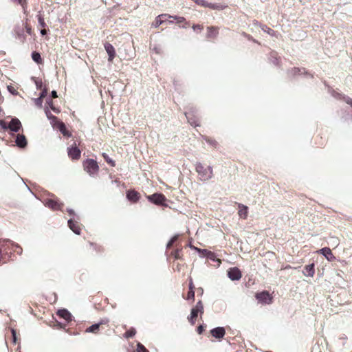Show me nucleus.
Returning <instances> with one entry per match:
<instances>
[{
  "label": "nucleus",
  "mask_w": 352,
  "mask_h": 352,
  "mask_svg": "<svg viewBox=\"0 0 352 352\" xmlns=\"http://www.w3.org/2000/svg\"><path fill=\"white\" fill-rule=\"evenodd\" d=\"M46 104L47 105L46 107H47L48 109L50 108L52 109V107H54V104H53V102L51 98H47L46 100Z\"/></svg>",
  "instance_id": "48"
},
{
  "label": "nucleus",
  "mask_w": 352,
  "mask_h": 352,
  "mask_svg": "<svg viewBox=\"0 0 352 352\" xmlns=\"http://www.w3.org/2000/svg\"><path fill=\"white\" fill-rule=\"evenodd\" d=\"M332 96L338 99H342L346 102V103L352 107V99L349 96H343L342 94L338 93L336 91H333Z\"/></svg>",
  "instance_id": "22"
},
{
  "label": "nucleus",
  "mask_w": 352,
  "mask_h": 352,
  "mask_svg": "<svg viewBox=\"0 0 352 352\" xmlns=\"http://www.w3.org/2000/svg\"><path fill=\"white\" fill-rule=\"evenodd\" d=\"M57 315L60 318H63L64 320H65L67 322L72 321V315L66 309H59L57 311Z\"/></svg>",
  "instance_id": "17"
},
{
  "label": "nucleus",
  "mask_w": 352,
  "mask_h": 352,
  "mask_svg": "<svg viewBox=\"0 0 352 352\" xmlns=\"http://www.w3.org/2000/svg\"><path fill=\"white\" fill-rule=\"evenodd\" d=\"M0 126L4 130L9 129L10 127L9 124H8L3 120H0Z\"/></svg>",
  "instance_id": "42"
},
{
  "label": "nucleus",
  "mask_w": 352,
  "mask_h": 352,
  "mask_svg": "<svg viewBox=\"0 0 352 352\" xmlns=\"http://www.w3.org/2000/svg\"><path fill=\"white\" fill-rule=\"evenodd\" d=\"M197 333L199 334H201L203 333V331H204V326L203 324H200L198 327H197Z\"/></svg>",
  "instance_id": "54"
},
{
  "label": "nucleus",
  "mask_w": 352,
  "mask_h": 352,
  "mask_svg": "<svg viewBox=\"0 0 352 352\" xmlns=\"http://www.w3.org/2000/svg\"><path fill=\"white\" fill-rule=\"evenodd\" d=\"M255 298L258 301V302L263 305H270L272 301V298L267 291H263L261 292L256 293Z\"/></svg>",
  "instance_id": "5"
},
{
  "label": "nucleus",
  "mask_w": 352,
  "mask_h": 352,
  "mask_svg": "<svg viewBox=\"0 0 352 352\" xmlns=\"http://www.w3.org/2000/svg\"><path fill=\"white\" fill-rule=\"evenodd\" d=\"M46 33H47V32H46V30H41V34L42 35H45Z\"/></svg>",
  "instance_id": "61"
},
{
  "label": "nucleus",
  "mask_w": 352,
  "mask_h": 352,
  "mask_svg": "<svg viewBox=\"0 0 352 352\" xmlns=\"http://www.w3.org/2000/svg\"><path fill=\"white\" fill-rule=\"evenodd\" d=\"M26 30H27V32L30 34H31V28H27Z\"/></svg>",
  "instance_id": "62"
},
{
  "label": "nucleus",
  "mask_w": 352,
  "mask_h": 352,
  "mask_svg": "<svg viewBox=\"0 0 352 352\" xmlns=\"http://www.w3.org/2000/svg\"><path fill=\"white\" fill-rule=\"evenodd\" d=\"M1 243H9L12 248H14L17 249V250H18L17 251V254L19 255H21L22 254L23 249L21 247V245H19L18 243L11 241L9 239H0V244H1Z\"/></svg>",
  "instance_id": "18"
},
{
  "label": "nucleus",
  "mask_w": 352,
  "mask_h": 352,
  "mask_svg": "<svg viewBox=\"0 0 352 352\" xmlns=\"http://www.w3.org/2000/svg\"><path fill=\"white\" fill-rule=\"evenodd\" d=\"M148 200L157 205V206H166L164 204L166 201V197L162 193H154L153 195L147 196Z\"/></svg>",
  "instance_id": "4"
},
{
  "label": "nucleus",
  "mask_w": 352,
  "mask_h": 352,
  "mask_svg": "<svg viewBox=\"0 0 352 352\" xmlns=\"http://www.w3.org/2000/svg\"><path fill=\"white\" fill-rule=\"evenodd\" d=\"M0 248L3 249L2 252L3 251L6 254H8V251L11 250V248H13L9 243H1V244H0Z\"/></svg>",
  "instance_id": "29"
},
{
  "label": "nucleus",
  "mask_w": 352,
  "mask_h": 352,
  "mask_svg": "<svg viewBox=\"0 0 352 352\" xmlns=\"http://www.w3.org/2000/svg\"><path fill=\"white\" fill-rule=\"evenodd\" d=\"M51 96L54 98H56L58 97L57 92L55 90L52 91L51 92Z\"/></svg>",
  "instance_id": "58"
},
{
  "label": "nucleus",
  "mask_w": 352,
  "mask_h": 352,
  "mask_svg": "<svg viewBox=\"0 0 352 352\" xmlns=\"http://www.w3.org/2000/svg\"><path fill=\"white\" fill-rule=\"evenodd\" d=\"M67 210L69 215L76 216L75 212L73 209L68 208Z\"/></svg>",
  "instance_id": "56"
},
{
  "label": "nucleus",
  "mask_w": 352,
  "mask_h": 352,
  "mask_svg": "<svg viewBox=\"0 0 352 352\" xmlns=\"http://www.w3.org/2000/svg\"><path fill=\"white\" fill-rule=\"evenodd\" d=\"M218 34V29L214 27H208L207 37L214 38Z\"/></svg>",
  "instance_id": "26"
},
{
  "label": "nucleus",
  "mask_w": 352,
  "mask_h": 352,
  "mask_svg": "<svg viewBox=\"0 0 352 352\" xmlns=\"http://www.w3.org/2000/svg\"><path fill=\"white\" fill-rule=\"evenodd\" d=\"M9 129L14 133H17L22 127L21 121L17 118H12L9 124Z\"/></svg>",
  "instance_id": "10"
},
{
  "label": "nucleus",
  "mask_w": 352,
  "mask_h": 352,
  "mask_svg": "<svg viewBox=\"0 0 352 352\" xmlns=\"http://www.w3.org/2000/svg\"><path fill=\"white\" fill-rule=\"evenodd\" d=\"M239 215L243 219H246L248 216V208L246 206L241 204H239Z\"/></svg>",
  "instance_id": "24"
},
{
  "label": "nucleus",
  "mask_w": 352,
  "mask_h": 352,
  "mask_svg": "<svg viewBox=\"0 0 352 352\" xmlns=\"http://www.w3.org/2000/svg\"><path fill=\"white\" fill-rule=\"evenodd\" d=\"M189 290L191 291V290H194V285H193V283L192 281V279H190V283H189Z\"/></svg>",
  "instance_id": "59"
},
{
  "label": "nucleus",
  "mask_w": 352,
  "mask_h": 352,
  "mask_svg": "<svg viewBox=\"0 0 352 352\" xmlns=\"http://www.w3.org/2000/svg\"><path fill=\"white\" fill-rule=\"evenodd\" d=\"M288 74L293 76L298 75H309L312 77V75L309 74L305 68L294 67L291 70L288 71Z\"/></svg>",
  "instance_id": "15"
},
{
  "label": "nucleus",
  "mask_w": 352,
  "mask_h": 352,
  "mask_svg": "<svg viewBox=\"0 0 352 352\" xmlns=\"http://www.w3.org/2000/svg\"><path fill=\"white\" fill-rule=\"evenodd\" d=\"M195 298V291L191 290L188 291V296H187V300H194Z\"/></svg>",
  "instance_id": "47"
},
{
  "label": "nucleus",
  "mask_w": 352,
  "mask_h": 352,
  "mask_svg": "<svg viewBox=\"0 0 352 352\" xmlns=\"http://www.w3.org/2000/svg\"><path fill=\"white\" fill-rule=\"evenodd\" d=\"M199 314H200L201 315L204 314V306L201 300H199L197 302L195 307H194L191 309L190 315L188 318V321L191 324L193 325L195 324V320L198 316Z\"/></svg>",
  "instance_id": "3"
},
{
  "label": "nucleus",
  "mask_w": 352,
  "mask_h": 352,
  "mask_svg": "<svg viewBox=\"0 0 352 352\" xmlns=\"http://www.w3.org/2000/svg\"><path fill=\"white\" fill-rule=\"evenodd\" d=\"M214 6V3H209V2L206 1V5H205L204 8H209L212 9V6Z\"/></svg>",
  "instance_id": "57"
},
{
  "label": "nucleus",
  "mask_w": 352,
  "mask_h": 352,
  "mask_svg": "<svg viewBox=\"0 0 352 352\" xmlns=\"http://www.w3.org/2000/svg\"><path fill=\"white\" fill-rule=\"evenodd\" d=\"M192 29L195 30V31H197V30H199L201 31L202 29H203V27L201 26L199 24H195L192 25Z\"/></svg>",
  "instance_id": "53"
},
{
  "label": "nucleus",
  "mask_w": 352,
  "mask_h": 352,
  "mask_svg": "<svg viewBox=\"0 0 352 352\" xmlns=\"http://www.w3.org/2000/svg\"><path fill=\"white\" fill-rule=\"evenodd\" d=\"M196 4L201 6L203 7L205 6L206 1V0H192Z\"/></svg>",
  "instance_id": "49"
},
{
  "label": "nucleus",
  "mask_w": 352,
  "mask_h": 352,
  "mask_svg": "<svg viewBox=\"0 0 352 352\" xmlns=\"http://www.w3.org/2000/svg\"><path fill=\"white\" fill-rule=\"evenodd\" d=\"M206 257L211 261H215L216 259V255L214 252L210 251L208 254L206 256Z\"/></svg>",
  "instance_id": "44"
},
{
  "label": "nucleus",
  "mask_w": 352,
  "mask_h": 352,
  "mask_svg": "<svg viewBox=\"0 0 352 352\" xmlns=\"http://www.w3.org/2000/svg\"><path fill=\"white\" fill-rule=\"evenodd\" d=\"M104 49L108 54V60L111 62L116 56V50L114 47L109 43H105Z\"/></svg>",
  "instance_id": "11"
},
{
  "label": "nucleus",
  "mask_w": 352,
  "mask_h": 352,
  "mask_svg": "<svg viewBox=\"0 0 352 352\" xmlns=\"http://www.w3.org/2000/svg\"><path fill=\"white\" fill-rule=\"evenodd\" d=\"M7 89L11 94L14 96H16L19 94V92L12 85H8L7 87Z\"/></svg>",
  "instance_id": "40"
},
{
  "label": "nucleus",
  "mask_w": 352,
  "mask_h": 352,
  "mask_svg": "<svg viewBox=\"0 0 352 352\" xmlns=\"http://www.w3.org/2000/svg\"><path fill=\"white\" fill-rule=\"evenodd\" d=\"M204 140L206 142H208L209 144L212 145V146H216L217 145V142L215 140H212L209 138L208 137H204Z\"/></svg>",
  "instance_id": "39"
},
{
  "label": "nucleus",
  "mask_w": 352,
  "mask_h": 352,
  "mask_svg": "<svg viewBox=\"0 0 352 352\" xmlns=\"http://www.w3.org/2000/svg\"><path fill=\"white\" fill-rule=\"evenodd\" d=\"M302 273L306 276L312 277L315 274V265L314 263H311L306 265L304 267Z\"/></svg>",
  "instance_id": "20"
},
{
  "label": "nucleus",
  "mask_w": 352,
  "mask_h": 352,
  "mask_svg": "<svg viewBox=\"0 0 352 352\" xmlns=\"http://www.w3.org/2000/svg\"><path fill=\"white\" fill-rule=\"evenodd\" d=\"M32 60L36 63H41L42 58L41 54L37 52H33L31 54Z\"/></svg>",
  "instance_id": "28"
},
{
  "label": "nucleus",
  "mask_w": 352,
  "mask_h": 352,
  "mask_svg": "<svg viewBox=\"0 0 352 352\" xmlns=\"http://www.w3.org/2000/svg\"><path fill=\"white\" fill-rule=\"evenodd\" d=\"M181 249H177L176 250L172 252V255L175 259H180L182 257L180 256Z\"/></svg>",
  "instance_id": "41"
},
{
  "label": "nucleus",
  "mask_w": 352,
  "mask_h": 352,
  "mask_svg": "<svg viewBox=\"0 0 352 352\" xmlns=\"http://www.w3.org/2000/svg\"><path fill=\"white\" fill-rule=\"evenodd\" d=\"M135 332H136L135 329H133V328H131V329H130L129 330H128L127 331L125 332V333L124 334V336L126 338H132V337H133L135 336Z\"/></svg>",
  "instance_id": "33"
},
{
  "label": "nucleus",
  "mask_w": 352,
  "mask_h": 352,
  "mask_svg": "<svg viewBox=\"0 0 352 352\" xmlns=\"http://www.w3.org/2000/svg\"><path fill=\"white\" fill-rule=\"evenodd\" d=\"M57 128L64 136L70 137L72 135V134L67 130L65 124L63 122H58Z\"/></svg>",
  "instance_id": "23"
},
{
  "label": "nucleus",
  "mask_w": 352,
  "mask_h": 352,
  "mask_svg": "<svg viewBox=\"0 0 352 352\" xmlns=\"http://www.w3.org/2000/svg\"><path fill=\"white\" fill-rule=\"evenodd\" d=\"M34 103L38 107H42V104H43V99L41 98H35L34 99Z\"/></svg>",
  "instance_id": "46"
},
{
  "label": "nucleus",
  "mask_w": 352,
  "mask_h": 352,
  "mask_svg": "<svg viewBox=\"0 0 352 352\" xmlns=\"http://www.w3.org/2000/svg\"><path fill=\"white\" fill-rule=\"evenodd\" d=\"M45 206L53 210H62L63 204L58 201V199H46L44 201Z\"/></svg>",
  "instance_id": "7"
},
{
  "label": "nucleus",
  "mask_w": 352,
  "mask_h": 352,
  "mask_svg": "<svg viewBox=\"0 0 352 352\" xmlns=\"http://www.w3.org/2000/svg\"><path fill=\"white\" fill-rule=\"evenodd\" d=\"M194 248L196 251H197L199 254H201L203 257H206V256L210 252L209 250H208L206 249H200L198 248Z\"/></svg>",
  "instance_id": "38"
},
{
  "label": "nucleus",
  "mask_w": 352,
  "mask_h": 352,
  "mask_svg": "<svg viewBox=\"0 0 352 352\" xmlns=\"http://www.w3.org/2000/svg\"><path fill=\"white\" fill-rule=\"evenodd\" d=\"M102 156L104 159V160L112 167L115 166H116V163L115 162L111 160L109 155L104 153H102Z\"/></svg>",
  "instance_id": "32"
},
{
  "label": "nucleus",
  "mask_w": 352,
  "mask_h": 352,
  "mask_svg": "<svg viewBox=\"0 0 352 352\" xmlns=\"http://www.w3.org/2000/svg\"><path fill=\"white\" fill-rule=\"evenodd\" d=\"M197 109L195 108H190V109L185 112L186 118L188 122L192 126H197L199 124H197Z\"/></svg>",
  "instance_id": "6"
},
{
  "label": "nucleus",
  "mask_w": 352,
  "mask_h": 352,
  "mask_svg": "<svg viewBox=\"0 0 352 352\" xmlns=\"http://www.w3.org/2000/svg\"><path fill=\"white\" fill-rule=\"evenodd\" d=\"M45 113L47 118L50 120H54L56 119V117L55 116H54L53 114H52V113L50 112V109L47 107H45Z\"/></svg>",
  "instance_id": "34"
},
{
  "label": "nucleus",
  "mask_w": 352,
  "mask_h": 352,
  "mask_svg": "<svg viewBox=\"0 0 352 352\" xmlns=\"http://www.w3.org/2000/svg\"><path fill=\"white\" fill-rule=\"evenodd\" d=\"M51 121V124L52 125V126L54 128V127H57L58 126V122H59L58 120V118H56V120H50Z\"/></svg>",
  "instance_id": "55"
},
{
  "label": "nucleus",
  "mask_w": 352,
  "mask_h": 352,
  "mask_svg": "<svg viewBox=\"0 0 352 352\" xmlns=\"http://www.w3.org/2000/svg\"><path fill=\"white\" fill-rule=\"evenodd\" d=\"M174 19H175L177 21V23H182L186 21V19L182 16H172Z\"/></svg>",
  "instance_id": "43"
},
{
  "label": "nucleus",
  "mask_w": 352,
  "mask_h": 352,
  "mask_svg": "<svg viewBox=\"0 0 352 352\" xmlns=\"http://www.w3.org/2000/svg\"><path fill=\"white\" fill-rule=\"evenodd\" d=\"M188 246L190 247V248L195 250V248H195V246H193L191 243H190V244L188 245Z\"/></svg>",
  "instance_id": "63"
},
{
  "label": "nucleus",
  "mask_w": 352,
  "mask_h": 352,
  "mask_svg": "<svg viewBox=\"0 0 352 352\" xmlns=\"http://www.w3.org/2000/svg\"><path fill=\"white\" fill-rule=\"evenodd\" d=\"M126 198L133 203L137 202L140 199V194L133 190H129L126 192Z\"/></svg>",
  "instance_id": "19"
},
{
  "label": "nucleus",
  "mask_w": 352,
  "mask_h": 352,
  "mask_svg": "<svg viewBox=\"0 0 352 352\" xmlns=\"http://www.w3.org/2000/svg\"><path fill=\"white\" fill-rule=\"evenodd\" d=\"M318 252L322 255H323L329 261H333L336 259L335 256L332 254V252L329 248H323L320 249Z\"/></svg>",
  "instance_id": "13"
},
{
  "label": "nucleus",
  "mask_w": 352,
  "mask_h": 352,
  "mask_svg": "<svg viewBox=\"0 0 352 352\" xmlns=\"http://www.w3.org/2000/svg\"><path fill=\"white\" fill-rule=\"evenodd\" d=\"M67 154L69 158L73 160H76L80 157L81 151L75 144V146H72L67 148Z\"/></svg>",
  "instance_id": "9"
},
{
  "label": "nucleus",
  "mask_w": 352,
  "mask_h": 352,
  "mask_svg": "<svg viewBox=\"0 0 352 352\" xmlns=\"http://www.w3.org/2000/svg\"><path fill=\"white\" fill-rule=\"evenodd\" d=\"M77 221H74L72 219L68 220L67 223L69 228L76 234H80V228L77 225Z\"/></svg>",
  "instance_id": "21"
},
{
  "label": "nucleus",
  "mask_w": 352,
  "mask_h": 352,
  "mask_svg": "<svg viewBox=\"0 0 352 352\" xmlns=\"http://www.w3.org/2000/svg\"><path fill=\"white\" fill-rule=\"evenodd\" d=\"M32 80L35 83L36 87L37 89H41L43 87V82L41 79H38L36 77H32Z\"/></svg>",
  "instance_id": "31"
},
{
  "label": "nucleus",
  "mask_w": 352,
  "mask_h": 352,
  "mask_svg": "<svg viewBox=\"0 0 352 352\" xmlns=\"http://www.w3.org/2000/svg\"><path fill=\"white\" fill-rule=\"evenodd\" d=\"M137 352H149L146 348L141 343L138 342L137 344Z\"/></svg>",
  "instance_id": "36"
},
{
  "label": "nucleus",
  "mask_w": 352,
  "mask_h": 352,
  "mask_svg": "<svg viewBox=\"0 0 352 352\" xmlns=\"http://www.w3.org/2000/svg\"><path fill=\"white\" fill-rule=\"evenodd\" d=\"M261 29H262V30H263V32H265L267 33L268 34H270V35H271V36H276V32H275L274 30H272V29H271V28H268L267 26H266V25H263L261 27Z\"/></svg>",
  "instance_id": "30"
},
{
  "label": "nucleus",
  "mask_w": 352,
  "mask_h": 352,
  "mask_svg": "<svg viewBox=\"0 0 352 352\" xmlns=\"http://www.w3.org/2000/svg\"><path fill=\"white\" fill-rule=\"evenodd\" d=\"M51 109H52L54 112H55V113H59V112H60V110H59L58 109L56 108L55 107H52Z\"/></svg>",
  "instance_id": "60"
},
{
  "label": "nucleus",
  "mask_w": 352,
  "mask_h": 352,
  "mask_svg": "<svg viewBox=\"0 0 352 352\" xmlns=\"http://www.w3.org/2000/svg\"><path fill=\"white\" fill-rule=\"evenodd\" d=\"M154 50H155V52H156L157 53H159V50H158V49H157V48L155 47V49H154Z\"/></svg>",
  "instance_id": "64"
},
{
  "label": "nucleus",
  "mask_w": 352,
  "mask_h": 352,
  "mask_svg": "<svg viewBox=\"0 0 352 352\" xmlns=\"http://www.w3.org/2000/svg\"><path fill=\"white\" fill-rule=\"evenodd\" d=\"M47 94V89L46 88H44L42 91L40 93L39 98L43 99L45 97H46Z\"/></svg>",
  "instance_id": "50"
},
{
  "label": "nucleus",
  "mask_w": 352,
  "mask_h": 352,
  "mask_svg": "<svg viewBox=\"0 0 352 352\" xmlns=\"http://www.w3.org/2000/svg\"><path fill=\"white\" fill-rule=\"evenodd\" d=\"M83 166L90 176H94L99 170L97 162L93 159H87L83 162Z\"/></svg>",
  "instance_id": "2"
},
{
  "label": "nucleus",
  "mask_w": 352,
  "mask_h": 352,
  "mask_svg": "<svg viewBox=\"0 0 352 352\" xmlns=\"http://www.w3.org/2000/svg\"><path fill=\"white\" fill-rule=\"evenodd\" d=\"M171 17H173V16L168 14H160L156 17L155 23L153 24V25L155 28H157L159 25H160L161 24H162L164 22L166 21L168 19H170Z\"/></svg>",
  "instance_id": "16"
},
{
  "label": "nucleus",
  "mask_w": 352,
  "mask_h": 352,
  "mask_svg": "<svg viewBox=\"0 0 352 352\" xmlns=\"http://www.w3.org/2000/svg\"><path fill=\"white\" fill-rule=\"evenodd\" d=\"M279 59L280 58L278 56L277 53L274 51L272 52L269 56V60L274 65L278 66L279 65Z\"/></svg>",
  "instance_id": "25"
},
{
  "label": "nucleus",
  "mask_w": 352,
  "mask_h": 352,
  "mask_svg": "<svg viewBox=\"0 0 352 352\" xmlns=\"http://www.w3.org/2000/svg\"><path fill=\"white\" fill-rule=\"evenodd\" d=\"M210 333L214 338L217 339H221L224 337L226 334V330L224 327H218L212 329L210 331Z\"/></svg>",
  "instance_id": "12"
},
{
  "label": "nucleus",
  "mask_w": 352,
  "mask_h": 352,
  "mask_svg": "<svg viewBox=\"0 0 352 352\" xmlns=\"http://www.w3.org/2000/svg\"><path fill=\"white\" fill-rule=\"evenodd\" d=\"M37 18L39 25L42 28H45L46 26V23H45L43 16L41 14H38Z\"/></svg>",
  "instance_id": "37"
},
{
  "label": "nucleus",
  "mask_w": 352,
  "mask_h": 352,
  "mask_svg": "<svg viewBox=\"0 0 352 352\" xmlns=\"http://www.w3.org/2000/svg\"><path fill=\"white\" fill-rule=\"evenodd\" d=\"M228 276L232 280H239L241 278V272L236 267H230L228 270Z\"/></svg>",
  "instance_id": "8"
},
{
  "label": "nucleus",
  "mask_w": 352,
  "mask_h": 352,
  "mask_svg": "<svg viewBox=\"0 0 352 352\" xmlns=\"http://www.w3.org/2000/svg\"><path fill=\"white\" fill-rule=\"evenodd\" d=\"M15 143L19 148H24L28 144V141L24 135L19 134L16 138Z\"/></svg>",
  "instance_id": "14"
},
{
  "label": "nucleus",
  "mask_w": 352,
  "mask_h": 352,
  "mask_svg": "<svg viewBox=\"0 0 352 352\" xmlns=\"http://www.w3.org/2000/svg\"><path fill=\"white\" fill-rule=\"evenodd\" d=\"M178 237H179V235L178 234H176L175 236H173L170 239V241L168 242L167 245H166V248L168 249V248H170L171 246L173 245V244L178 239Z\"/></svg>",
  "instance_id": "35"
},
{
  "label": "nucleus",
  "mask_w": 352,
  "mask_h": 352,
  "mask_svg": "<svg viewBox=\"0 0 352 352\" xmlns=\"http://www.w3.org/2000/svg\"><path fill=\"white\" fill-rule=\"evenodd\" d=\"M11 333H12V342L14 343H16V340H17L16 330L12 328L11 329Z\"/></svg>",
  "instance_id": "45"
},
{
  "label": "nucleus",
  "mask_w": 352,
  "mask_h": 352,
  "mask_svg": "<svg viewBox=\"0 0 352 352\" xmlns=\"http://www.w3.org/2000/svg\"><path fill=\"white\" fill-rule=\"evenodd\" d=\"M100 324L95 323L86 329V332L96 333L98 331Z\"/></svg>",
  "instance_id": "27"
},
{
  "label": "nucleus",
  "mask_w": 352,
  "mask_h": 352,
  "mask_svg": "<svg viewBox=\"0 0 352 352\" xmlns=\"http://www.w3.org/2000/svg\"><path fill=\"white\" fill-rule=\"evenodd\" d=\"M109 322V320L107 318H102L100 320L99 322H98V324H100V326L102 325V324H107L108 322Z\"/></svg>",
  "instance_id": "52"
},
{
  "label": "nucleus",
  "mask_w": 352,
  "mask_h": 352,
  "mask_svg": "<svg viewBox=\"0 0 352 352\" xmlns=\"http://www.w3.org/2000/svg\"><path fill=\"white\" fill-rule=\"evenodd\" d=\"M223 7L221 4L219 3H214V6H212V10H223Z\"/></svg>",
  "instance_id": "51"
},
{
  "label": "nucleus",
  "mask_w": 352,
  "mask_h": 352,
  "mask_svg": "<svg viewBox=\"0 0 352 352\" xmlns=\"http://www.w3.org/2000/svg\"><path fill=\"white\" fill-rule=\"evenodd\" d=\"M195 170L198 173L199 179L203 182L208 181L213 176L212 167L210 166L205 168L201 163L197 162L195 165Z\"/></svg>",
  "instance_id": "1"
}]
</instances>
